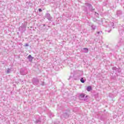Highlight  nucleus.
I'll return each mask as SVG.
<instances>
[{
	"label": "nucleus",
	"mask_w": 124,
	"mask_h": 124,
	"mask_svg": "<svg viewBox=\"0 0 124 124\" xmlns=\"http://www.w3.org/2000/svg\"><path fill=\"white\" fill-rule=\"evenodd\" d=\"M46 18H47L48 20H52V17L51 16L50 14H46Z\"/></svg>",
	"instance_id": "nucleus-2"
},
{
	"label": "nucleus",
	"mask_w": 124,
	"mask_h": 124,
	"mask_svg": "<svg viewBox=\"0 0 124 124\" xmlns=\"http://www.w3.org/2000/svg\"><path fill=\"white\" fill-rule=\"evenodd\" d=\"M112 69H113V70H117V67H114L113 68H112Z\"/></svg>",
	"instance_id": "nucleus-12"
},
{
	"label": "nucleus",
	"mask_w": 124,
	"mask_h": 124,
	"mask_svg": "<svg viewBox=\"0 0 124 124\" xmlns=\"http://www.w3.org/2000/svg\"><path fill=\"white\" fill-rule=\"evenodd\" d=\"M33 59V58L31 57V55H30L28 56V60L29 62H32V60Z\"/></svg>",
	"instance_id": "nucleus-4"
},
{
	"label": "nucleus",
	"mask_w": 124,
	"mask_h": 124,
	"mask_svg": "<svg viewBox=\"0 0 124 124\" xmlns=\"http://www.w3.org/2000/svg\"><path fill=\"white\" fill-rule=\"evenodd\" d=\"M32 82H33V84H34V85H36V84L38 83V79L36 78H33L32 79Z\"/></svg>",
	"instance_id": "nucleus-3"
},
{
	"label": "nucleus",
	"mask_w": 124,
	"mask_h": 124,
	"mask_svg": "<svg viewBox=\"0 0 124 124\" xmlns=\"http://www.w3.org/2000/svg\"><path fill=\"white\" fill-rule=\"evenodd\" d=\"M108 32H110V31H108Z\"/></svg>",
	"instance_id": "nucleus-16"
},
{
	"label": "nucleus",
	"mask_w": 124,
	"mask_h": 124,
	"mask_svg": "<svg viewBox=\"0 0 124 124\" xmlns=\"http://www.w3.org/2000/svg\"><path fill=\"white\" fill-rule=\"evenodd\" d=\"M84 50V53H88L89 52V49H88L87 48H83Z\"/></svg>",
	"instance_id": "nucleus-6"
},
{
	"label": "nucleus",
	"mask_w": 124,
	"mask_h": 124,
	"mask_svg": "<svg viewBox=\"0 0 124 124\" xmlns=\"http://www.w3.org/2000/svg\"><path fill=\"white\" fill-rule=\"evenodd\" d=\"M11 70L10 69H8L7 71V73H10Z\"/></svg>",
	"instance_id": "nucleus-11"
},
{
	"label": "nucleus",
	"mask_w": 124,
	"mask_h": 124,
	"mask_svg": "<svg viewBox=\"0 0 124 124\" xmlns=\"http://www.w3.org/2000/svg\"><path fill=\"white\" fill-rule=\"evenodd\" d=\"M80 82H81V83H85V80H84V78H81L80 79Z\"/></svg>",
	"instance_id": "nucleus-10"
},
{
	"label": "nucleus",
	"mask_w": 124,
	"mask_h": 124,
	"mask_svg": "<svg viewBox=\"0 0 124 124\" xmlns=\"http://www.w3.org/2000/svg\"><path fill=\"white\" fill-rule=\"evenodd\" d=\"M87 91H88V92H91V91H92V87L91 86H88L87 88Z\"/></svg>",
	"instance_id": "nucleus-5"
},
{
	"label": "nucleus",
	"mask_w": 124,
	"mask_h": 124,
	"mask_svg": "<svg viewBox=\"0 0 124 124\" xmlns=\"http://www.w3.org/2000/svg\"><path fill=\"white\" fill-rule=\"evenodd\" d=\"M97 33H98V34H99V33H100V32L98 31V32H97Z\"/></svg>",
	"instance_id": "nucleus-15"
},
{
	"label": "nucleus",
	"mask_w": 124,
	"mask_h": 124,
	"mask_svg": "<svg viewBox=\"0 0 124 124\" xmlns=\"http://www.w3.org/2000/svg\"><path fill=\"white\" fill-rule=\"evenodd\" d=\"M86 94L82 93L79 96V98H80V99H81L82 100H87V95H86Z\"/></svg>",
	"instance_id": "nucleus-1"
},
{
	"label": "nucleus",
	"mask_w": 124,
	"mask_h": 124,
	"mask_svg": "<svg viewBox=\"0 0 124 124\" xmlns=\"http://www.w3.org/2000/svg\"><path fill=\"white\" fill-rule=\"evenodd\" d=\"M39 12H42V9H39Z\"/></svg>",
	"instance_id": "nucleus-13"
},
{
	"label": "nucleus",
	"mask_w": 124,
	"mask_h": 124,
	"mask_svg": "<svg viewBox=\"0 0 124 124\" xmlns=\"http://www.w3.org/2000/svg\"><path fill=\"white\" fill-rule=\"evenodd\" d=\"M89 6L91 10H94V9H93L92 8H93V6H92V5L89 4Z\"/></svg>",
	"instance_id": "nucleus-7"
},
{
	"label": "nucleus",
	"mask_w": 124,
	"mask_h": 124,
	"mask_svg": "<svg viewBox=\"0 0 124 124\" xmlns=\"http://www.w3.org/2000/svg\"><path fill=\"white\" fill-rule=\"evenodd\" d=\"M91 28H92V30H95V26L93 25L91 26Z\"/></svg>",
	"instance_id": "nucleus-9"
},
{
	"label": "nucleus",
	"mask_w": 124,
	"mask_h": 124,
	"mask_svg": "<svg viewBox=\"0 0 124 124\" xmlns=\"http://www.w3.org/2000/svg\"><path fill=\"white\" fill-rule=\"evenodd\" d=\"M25 46L26 47H28V46H29V44H26L25 45Z\"/></svg>",
	"instance_id": "nucleus-14"
},
{
	"label": "nucleus",
	"mask_w": 124,
	"mask_h": 124,
	"mask_svg": "<svg viewBox=\"0 0 124 124\" xmlns=\"http://www.w3.org/2000/svg\"><path fill=\"white\" fill-rule=\"evenodd\" d=\"M117 14L118 15H120V14H122V11H118L117 12Z\"/></svg>",
	"instance_id": "nucleus-8"
}]
</instances>
